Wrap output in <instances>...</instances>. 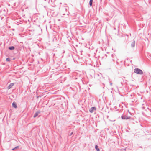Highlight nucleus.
Wrapping results in <instances>:
<instances>
[{"label":"nucleus","mask_w":151,"mask_h":151,"mask_svg":"<svg viewBox=\"0 0 151 151\" xmlns=\"http://www.w3.org/2000/svg\"><path fill=\"white\" fill-rule=\"evenodd\" d=\"M95 148L96 150L97 151H100L99 149L98 148V146L97 145H96Z\"/></svg>","instance_id":"8"},{"label":"nucleus","mask_w":151,"mask_h":151,"mask_svg":"<svg viewBox=\"0 0 151 151\" xmlns=\"http://www.w3.org/2000/svg\"><path fill=\"white\" fill-rule=\"evenodd\" d=\"M12 106L13 107L15 108H16L17 107V106L15 102H13L12 103Z\"/></svg>","instance_id":"6"},{"label":"nucleus","mask_w":151,"mask_h":151,"mask_svg":"<svg viewBox=\"0 0 151 151\" xmlns=\"http://www.w3.org/2000/svg\"><path fill=\"white\" fill-rule=\"evenodd\" d=\"M134 71L137 74H142L143 73L142 70L139 69H134Z\"/></svg>","instance_id":"1"},{"label":"nucleus","mask_w":151,"mask_h":151,"mask_svg":"<svg viewBox=\"0 0 151 151\" xmlns=\"http://www.w3.org/2000/svg\"><path fill=\"white\" fill-rule=\"evenodd\" d=\"M135 44V41H133L132 42L131 46L133 48L134 47Z\"/></svg>","instance_id":"5"},{"label":"nucleus","mask_w":151,"mask_h":151,"mask_svg":"<svg viewBox=\"0 0 151 151\" xmlns=\"http://www.w3.org/2000/svg\"><path fill=\"white\" fill-rule=\"evenodd\" d=\"M14 83H11L10 84L8 87V89H9L11 88L14 85Z\"/></svg>","instance_id":"4"},{"label":"nucleus","mask_w":151,"mask_h":151,"mask_svg":"<svg viewBox=\"0 0 151 151\" xmlns=\"http://www.w3.org/2000/svg\"><path fill=\"white\" fill-rule=\"evenodd\" d=\"M6 60L7 61H9L10 60V59L9 58H7L6 59Z\"/></svg>","instance_id":"11"},{"label":"nucleus","mask_w":151,"mask_h":151,"mask_svg":"<svg viewBox=\"0 0 151 151\" xmlns=\"http://www.w3.org/2000/svg\"><path fill=\"white\" fill-rule=\"evenodd\" d=\"M9 48L10 50H13L14 49V48L13 46H11L9 47Z\"/></svg>","instance_id":"9"},{"label":"nucleus","mask_w":151,"mask_h":151,"mask_svg":"<svg viewBox=\"0 0 151 151\" xmlns=\"http://www.w3.org/2000/svg\"><path fill=\"white\" fill-rule=\"evenodd\" d=\"M121 117L123 119H127L129 118V117L127 116H122Z\"/></svg>","instance_id":"3"},{"label":"nucleus","mask_w":151,"mask_h":151,"mask_svg":"<svg viewBox=\"0 0 151 151\" xmlns=\"http://www.w3.org/2000/svg\"><path fill=\"white\" fill-rule=\"evenodd\" d=\"M39 113V112H36V113H35V114L34 116V117H35L37 116L38 115Z\"/></svg>","instance_id":"7"},{"label":"nucleus","mask_w":151,"mask_h":151,"mask_svg":"<svg viewBox=\"0 0 151 151\" xmlns=\"http://www.w3.org/2000/svg\"><path fill=\"white\" fill-rule=\"evenodd\" d=\"M96 110V109L95 107H92L89 110V111L91 113L93 112L94 111H95Z\"/></svg>","instance_id":"2"},{"label":"nucleus","mask_w":151,"mask_h":151,"mask_svg":"<svg viewBox=\"0 0 151 151\" xmlns=\"http://www.w3.org/2000/svg\"><path fill=\"white\" fill-rule=\"evenodd\" d=\"M93 2V0H90L89 1V4L91 6L92 5Z\"/></svg>","instance_id":"10"},{"label":"nucleus","mask_w":151,"mask_h":151,"mask_svg":"<svg viewBox=\"0 0 151 151\" xmlns=\"http://www.w3.org/2000/svg\"><path fill=\"white\" fill-rule=\"evenodd\" d=\"M19 147V146H17L15 148L13 149L12 150H14V149H16V148H18Z\"/></svg>","instance_id":"12"}]
</instances>
